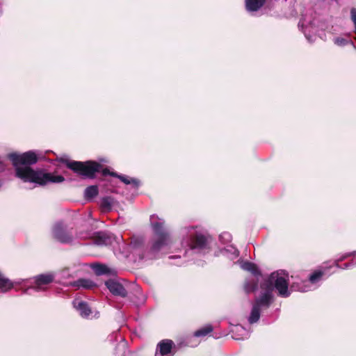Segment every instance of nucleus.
Returning a JSON list of instances; mask_svg holds the SVG:
<instances>
[{
	"instance_id": "4be33fe9",
	"label": "nucleus",
	"mask_w": 356,
	"mask_h": 356,
	"mask_svg": "<svg viewBox=\"0 0 356 356\" xmlns=\"http://www.w3.org/2000/svg\"><path fill=\"white\" fill-rule=\"evenodd\" d=\"M112 200L110 197H104L101 200V207L104 211H111Z\"/></svg>"
},
{
	"instance_id": "cd10ccee",
	"label": "nucleus",
	"mask_w": 356,
	"mask_h": 356,
	"mask_svg": "<svg viewBox=\"0 0 356 356\" xmlns=\"http://www.w3.org/2000/svg\"><path fill=\"white\" fill-rule=\"evenodd\" d=\"M50 152L49 150H47L46 152H44V154H49Z\"/></svg>"
},
{
	"instance_id": "f257e3e1",
	"label": "nucleus",
	"mask_w": 356,
	"mask_h": 356,
	"mask_svg": "<svg viewBox=\"0 0 356 356\" xmlns=\"http://www.w3.org/2000/svg\"><path fill=\"white\" fill-rule=\"evenodd\" d=\"M15 168V175L24 182H31L40 186L49 183H61L65 178L43 170H33L31 165L36 163L38 157H10Z\"/></svg>"
},
{
	"instance_id": "f03ea898",
	"label": "nucleus",
	"mask_w": 356,
	"mask_h": 356,
	"mask_svg": "<svg viewBox=\"0 0 356 356\" xmlns=\"http://www.w3.org/2000/svg\"><path fill=\"white\" fill-rule=\"evenodd\" d=\"M67 166L74 172L83 178L94 179L95 174L102 172L104 169L102 165L95 161H70L67 163Z\"/></svg>"
},
{
	"instance_id": "4468645a",
	"label": "nucleus",
	"mask_w": 356,
	"mask_h": 356,
	"mask_svg": "<svg viewBox=\"0 0 356 356\" xmlns=\"http://www.w3.org/2000/svg\"><path fill=\"white\" fill-rule=\"evenodd\" d=\"M266 0H245L246 9L250 12L259 10L265 3Z\"/></svg>"
},
{
	"instance_id": "9b49d317",
	"label": "nucleus",
	"mask_w": 356,
	"mask_h": 356,
	"mask_svg": "<svg viewBox=\"0 0 356 356\" xmlns=\"http://www.w3.org/2000/svg\"><path fill=\"white\" fill-rule=\"evenodd\" d=\"M105 285L114 296H120L122 298H125L127 296V290L120 282L109 280L105 282Z\"/></svg>"
},
{
	"instance_id": "1a4fd4ad",
	"label": "nucleus",
	"mask_w": 356,
	"mask_h": 356,
	"mask_svg": "<svg viewBox=\"0 0 356 356\" xmlns=\"http://www.w3.org/2000/svg\"><path fill=\"white\" fill-rule=\"evenodd\" d=\"M54 278V275L52 273L40 274L33 277V289L37 291L45 290V286L52 283Z\"/></svg>"
},
{
	"instance_id": "423d86ee",
	"label": "nucleus",
	"mask_w": 356,
	"mask_h": 356,
	"mask_svg": "<svg viewBox=\"0 0 356 356\" xmlns=\"http://www.w3.org/2000/svg\"><path fill=\"white\" fill-rule=\"evenodd\" d=\"M261 289L266 290L259 298L255 300L254 303V305H257L258 307L268 308L270 305L273 300V287L271 283H264L261 285Z\"/></svg>"
},
{
	"instance_id": "393cba45",
	"label": "nucleus",
	"mask_w": 356,
	"mask_h": 356,
	"mask_svg": "<svg viewBox=\"0 0 356 356\" xmlns=\"http://www.w3.org/2000/svg\"><path fill=\"white\" fill-rule=\"evenodd\" d=\"M349 42L348 40L341 37H337L334 39V44L339 47H343L348 44Z\"/></svg>"
},
{
	"instance_id": "a211bd4d",
	"label": "nucleus",
	"mask_w": 356,
	"mask_h": 356,
	"mask_svg": "<svg viewBox=\"0 0 356 356\" xmlns=\"http://www.w3.org/2000/svg\"><path fill=\"white\" fill-rule=\"evenodd\" d=\"M212 325H208L205 327H201L194 332V336L197 337H204L213 331Z\"/></svg>"
},
{
	"instance_id": "5701e85b",
	"label": "nucleus",
	"mask_w": 356,
	"mask_h": 356,
	"mask_svg": "<svg viewBox=\"0 0 356 356\" xmlns=\"http://www.w3.org/2000/svg\"><path fill=\"white\" fill-rule=\"evenodd\" d=\"M42 154L43 153H42L38 150H30V151L26 152L22 154H20L19 153H17V152H13V153L8 154L7 156H41Z\"/></svg>"
},
{
	"instance_id": "dca6fc26",
	"label": "nucleus",
	"mask_w": 356,
	"mask_h": 356,
	"mask_svg": "<svg viewBox=\"0 0 356 356\" xmlns=\"http://www.w3.org/2000/svg\"><path fill=\"white\" fill-rule=\"evenodd\" d=\"M72 286L77 287H83L84 289H92L93 286H95V284L88 279L81 278L74 282Z\"/></svg>"
},
{
	"instance_id": "9d476101",
	"label": "nucleus",
	"mask_w": 356,
	"mask_h": 356,
	"mask_svg": "<svg viewBox=\"0 0 356 356\" xmlns=\"http://www.w3.org/2000/svg\"><path fill=\"white\" fill-rule=\"evenodd\" d=\"M103 176L110 175L113 177L118 178L122 182L128 185L131 184L135 188H138L140 186V181L136 178H129L123 175H119L115 172L110 171L108 168H105L102 170Z\"/></svg>"
},
{
	"instance_id": "ddd939ff",
	"label": "nucleus",
	"mask_w": 356,
	"mask_h": 356,
	"mask_svg": "<svg viewBox=\"0 0 356 356\" xmlns=\"http://www.w3.org/2000/svg\"><path fill=\"white\" fill-rule=\"evenodd\" d=\"M74 307L78 310L82 318H88L92 314L91 307L88 302L83 300H74L73 302Z\"/></svg>"
},
{
	"instance_id": "a878e982",
	"label": "nucleus",
	"mask_w": 356,
	"mask_h": 356,
	"mask_svg": "<svg viewBox=\"0 0 356 356\" xmlns=\"http://www.w3.org/2000/svg\"><path fill=\"white\" fill-rule=\"evenodd\" d=\"M143 243V239L142 238H132L131 241V245L133 248H138Z\"/></svg>"
},
{
	"instance_id": "39448f33",
	"label": "nucleus",
	"mask_w": 356,
	"mask_h": 356,
	"mask_svg": "<svg viewBox=\"0 0 356 356\" xmlns=\"http://www.w3.org/2000/svg\"><path fill=\"white\" fill-rule=\"evenodd\" d=\"M53 237L61 243H70L73 241L72 232L62 222H57L52 229Z\"/></svg>"
},
{
	"instance_id": "aec40b11",
	"label": "nucleus",
	"mask_w": 356,
	"mask_h": 356,
	"mask_svg": "<svg viewBox=\"0 0 356 356\" xmlns=\"http://www.w3.org/2000/svg\"><path fill=\"white\" fill-rule=\"evenodd\" d=\"M324 275V272L321 270H317L313 272L309 277V281L312 284L318 282Z\"/></svg>"
},
{
	"instance_id": "6ab92c4d",
	"label": "nucleus",
	"mask_w": 356,
	"mask_h": 356,
	"mask_svg": "<svg viewBox=\"0 0 356 356\" xmlns=\"http://www.w3.org/2000/svg\"><path fill=\"white\" fill-rule=\"evenodd\" d=\"M243 268L244 270L250 272L254 275H261L257 265L253 263L245 262L243 264Z\"/></svg>"
},
{
	"instance_id": "b1692460",
	"label": "nucleus",
	"mask_w": 356,
	"mask_h": 356,
	"mask_svg": "<svg viewBox=\"0 0 356 356\" xmlns=\"http://www.w3.org/2000/svg\"><path fill=\"white\" fill-rule=\"evenodd\" d=\"M258 284L257 281L252 280L245 283V289L247 293L253 292L257 290Z\"/></svg>"
},
{
	"instance_id": "6e6552de",
	"label": "nucleus",
	"mask_w": 356,
	"mask_h": 356,
	"mask_svg": "<svg viewBox=\"0 0 356 356\" xmlns=\"http://www.w3.org/2000/svg\"><path fill=\"white\" fill-rule=\"evenodd\" d=\"M77 237L81 239L91 238L93 240L94 243L98 245H106L109 240L108 235L103 232H97L94 233H91L90 232H79L77 234Z\"/></svg>"
},
{
	"instance_id": "20e7f679",
	"label": "nucleus",
	"mask_w": 356,
	"mask_h": 356,
	"mask_svg": "<svg viewBox=\"0 0 356 356\" xmlns=\"http://www.w3.org/2000/svg\"><path fill=\"white\" fill-rule=\"evenodd\" d=\"M265 283H271L273 289L275 288L278 291V296L282 298H287L291 294L289 291L288 281L284 277L279 276L275 272L270 274Z\"/></svg>"
},
{
	"instance_id": "f3484780",
	"label": "nucleus",
	"mask_w": 356,
	"mask_h": 356,
	"mask_svg": "<svg viewBox=\"0 0 356 356\" xmlns=\"http://www.w3.org/2000/svg\"><path fill=\"white\" fill-rule=\"evenodd\" d=\"M260 309L261 308L258 307L257 305H254L253 304L252 311L248 319V321L250 324H253L257 323L260 318Z\"/></svg>"
},
{
	"instance_id": "2eb2a0df",
	"label": "nucleus",
	"mask_w": 356,
	"mask_h": 356,
	"mask_svg": "<svg viewBox=\"0 0 356 356\" xmlns=\"http://www.w3.org/2000/svg\"><path fill=\"white\" fill-rule=\"evenodd\" d=\"M92 267L97 275L111 274V269L105 264L96 263L93 264Z\"/></svg>"
},
{
	"instance_id": "0eeeda50",
	"label": "nucleus",
	"mask_w": 356,
	"mask_h": 356,
	"mask_svg": "<svg viewBox=\"0 0 356 356\" xmlns=\"http://www.w3.org/2000/svg\"><path fill=\"white\" fill-rule=\"evenodd\" d=\"M209 238L202 234H195L191 238L190 247L192 250L208 251L210 250Z\"/></svg>"
},
{
	"instance_id": "c85d7f7f",
	"label": "nucleus",
	"mask_w": 356,
	"mask_h": 356,
	"mask_svg": "<svg viewBox=\"0 0 356 356\" xmlns=\"http://www.w3.org/2000/svg\"><path fill=\"white\" fill-rule=\"evenodd\" d=\"M60 161H64L63 157H60Z\"/></svg>"
},
{
	"instance_id": "f8f14e48",
	"label": "nucleus",
	"mask_w": 356,
	"mask_h": 356,
	"mask_svg": "<svg viewBox=\"0 0 356 356\" xmlns=\"http://www.w3.org/2000/svg\"><path fill=\"white\" fill-rule=\"evenodd\" d=\"M175 343L171 339H163L156 346L155 356H166L172 353Z\"/></svg>"
},
{
	"instance_id": "bb28decb",
	"label": "nucleus",
	"mask_w": 356,
	"mask_h": 356,
	"mask_svg": "<svg viewBox=\"0 0 356 356\" xmlns=\"http://www.w3.org/2000/svg\"><path fill=\"white\" fill-rule=\"evenodd\" d=\"M305 36L307 37V40L309 41V42H312L314 41L313 39H312L311 38L308 37L306 34H305Z\"/></svg>"
},
{
	"instance_id": "7ed1b4c3",
	"label": "nucleus",
	"mask_w": 356,
	"mask_h": 356,
	"mask_svg": "<svg viewBox=\"0 0 356 356\" xmlns=\"http://www.w3.org/2000/svg\"><path fill=\"white\" fill-rule=\"evenodd\" d=\"M152 227L157 238L152 241L150 251L152 253L159 252L161 248L168 244L169 234L165 229L161 222H155L152 224Z\"/></svg>"
},
{
	"instance_id": "412c9836",
	"label": "nucleus",
	"mask_w": 356,
	"mask_h": 356,
	"mask_svg": "<svg viewBox=\"0 0 356 356\" xmlns=\"http://www.w3.org/2000/svg\"><path fill=\"white\" fill-rule=\"evenodd\" d=\"M99 190L97 186H90L85 190V196L86 198H92L98 195Z\"/></svg>"
}]
</instances>
